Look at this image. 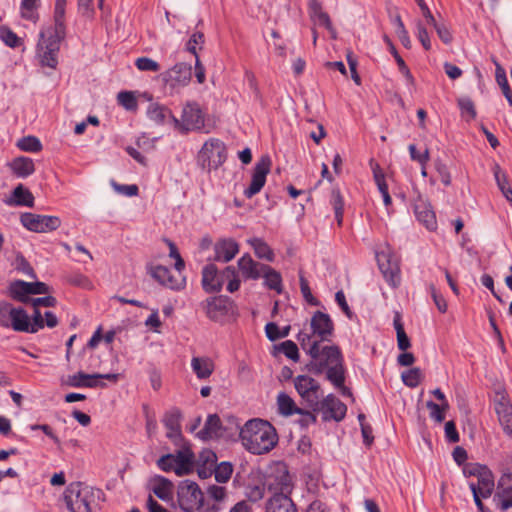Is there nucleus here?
<instances>
[{
  "label": "nucleus",
  "instance_id": "nucleus-1",
  "mask_svg": "<svg viewBox=\"0 0 512 512\" xmlns=\"http://www.w3.org/2000/svg\"><path fill=\"white\" fill-rule=\"evenodd\" d=\"M67 0H56L54 25L41 29L36 45V60L41 67L55 70L58 66L60 44L66 35L65 7Z\"/></svg>",
  "mask_w": 512,
  "mask_h": 512
},
{
  "label": "nucleus",
  "instance_id": "nucleus-2",
  "mask_svg": "<svg viewBox=\"0 0 512 512\" xmlns=\"http://www.w3.org/2000/svg\"><path fill=\"white\" fill-rule=\"evenodd\" d=\"M241 443L252 454L269 452L278 442L275 428L265 420L253 419L246 422L240 430Z\"/></svg>",
  "mask_w": 512,
  "mask_h": 512
},
{
  "label": "nucleus",
  "instance_id": "nucleus-3",
  "mask_svg": "<svg viewBox=\"0 0 512 512\" xmlns=\"http://www.w3.org/2000/svg\"><path fill=\"white\" fill-rule=\"evenodd\" d=\"M99 494L100 490L82 482H72L66 487L63 498L70 512H92L91 505Z\"/></svg>",
  "mask_w": 512,
  "mask_h": 512
},
{
  "label": "nucleus",
  "instance_id": "nucleus-4",
  "mask_svg": "<svg viewBox=\"0 0 512 512\" xmlns=\"http://www.w3.org/2000/svg\"><path fill=\"white\" fill-rule=\"evenodd\" d=\"M323 342L314 340L307 349L311 357L309 370L315 374H321L327 367L343 362L341 350L336 345H323Z\"/></svg>",
  "mask_w": 512,
  "mask_h": 512
},
{
  "label": "nucleus",
  "instance_id": "nucleus-5",
  "mask_svg": "<svg viewBox=\"0 0 512 512\" xmlns=\"http://www.w3.org/2000/svg\"><path fill=\"white\" fill-rule=\"evenodd\" d=\"M197 164L205 171L218 169L227 159V149L223 141L208 139L197 154Z\"/></svg>",
  "mask_w": 512,
  "mask_h": 512
},
{
  "label": "nucleus",
  "instance_id": "nucleus-6",
  "mask_svg": "<svg viewBox=\"0 0 512 512\" xmlns=\"http://www.w3.org/2000/svg\"><path fill=\"white\" fill-rule=\"evenodd\" d=\"M177 502L183 511L194 512L203 506L204 493L196 482L183 480L177 488Z\"/></svg>",
  "mask_w": 512,
  "mask_h": 512
},
{
  "label": "nucleus",
  "instance_id": "nucleus-7",
  "mask_svg": "<svg viewBox=\"0 0 512 512\" xmlns=\"http://www.w3.org/2000/svg\"><path fill=\"white\" fill-rule=\"evenodd\" d=\"M465 473L477 478L476 482L471 481L469 483L473 494L481 495L484 499L492 495L495 488L494 477L486 466L478 464L470 465L466 467Z\"/></svg>",
  "mask_w": 512,
  "mask_h": 512
},
{
  "label": "nucleus",
  "instance_id": "nucleus-8",
  "mask_svg": "<svg viewBox=\"0 0 512 512\" xmlns=\"http://www.w3.org/2000/svg\"><path fill=\"white\" fill-rule=\"evenodd\" d=\"M192 77V68L186 63H177L172 68L159 75L161 81L170 92H178L181 88L190 83Z\"/></svg>",
  "mask_w": 512,
  "mask_h": 512
},
{
  "label": "nucleus",
  "instance_id": "nucleus-9",
  "mask_svg": "<svg viewBox=\"0 0 512 512\" xmlns=\"http://www.w3.org/2000/svg\"><path fill=\"white\" fill-rule=\"evenodd\" d=\"M376 258L379 269L387 283L393 288L398 287L401 281L398 257L387 248L377 253Z\"/></svg>",
  "mask_w": 512,
  "mask_h": 512
},
{
  "label": "nucleus",
  "instance_id": "nucleus-10",
  "mask_svg": "<svg viewBox=\"0 0 512 512\" xmlns=\"http://www.w3.org/2000/svg\"><path fill=\"white\" fill-rule=\"evenodd\" d=\"M294 386L301 398L316 412L320 400V384L308 375H298L294 378Z\"/></svg>",
  "mask_w": 512,
  "mask_h": 512
},
{
  "label": "nucleus",
  "instance_id": "nucleus-11",
  "mask_svg": "<svg viewBox=\"0 0 512 512\" xmlns=\"http://www.w3.org/2000/svg\"><path fill=\"white\" fill-rule=\"evenodd\" d=\"M20 222L27 230L35 233L52 232L61 226V219L57 216L29 212L21 214Z\"/></svg>",
  "mask_w": 512,
  "mask_h": 512
},
{
  "label": "nucleus",
  "instance_id": "nucleus-12",
  "mask_svg": "<svg viewBox=\"0 0 512 512\" xmlns=\"http://www.w3.org/2000/svg\"><path fill=\"white\" fill-rule=\"evenodd\" d=\"M235 268L226 267L219 272L214 264H208L202 270V287L207 293L219 292L222 289L224 281L234 277Z\"/></svg>",
  "mask_w": 512,
  "mask_h": 512
},
{
  "label": "nucleus",
  "instance_id": "nucleus-13",
  "mask_svg": "<svg viewBox=\"0 0 512 512\" xmlns=\"http://www.w3.org/2000/svg\"><path fill=\"white\" fill-rule=\"evenodd\" d=\"M271 166L272 161L268 155H263L257 161L252 173L251 183L248 188L244 190L246 198L250 199L261 191L265 185L266 177L270 172Z\"/></svg>",
  "mask_w": 512,
  "mask_h": 512
},
{
  "label": "nucleus",
  "instance_id": "nucleus-14",
  "mask_svg": "<svg viewBox=\"0 0 512 512\" xmlns=\"http://www.w3.org/2000/svg\"><path fill=\"white\" fill-rule=\"evenodd\" d=\"M175 125L184 132L204 131V114L199 105L195 102L187 103L183 108L181 121Z\"/></svg>",
  "mask_w": 512,
  "mask_h": 512
},
{
  "label": "nucleus",
  "instance_id": "nucleus-15",
  "mask_svg": "<svg viewBox=\"0 0 512 512\" xmlns=\"http://www.w3.org/2000/svg\"><path fill=\"white\" fill-rule=\"evenodd\" d=\"M264 486L274 493L288 494L291 490V477L284 465H277L264 480Z\"/></svg>",
  "mask_w": 512,
  "mask_h": 512
},
{
  "label": "nucleus",
  "instance_id": "nucleus-16",
  "mask_svg": "<svg viewBox=\"0 0 512 512\" xmlns=\"http://www.w3.org/2000/svg\"><path fill=\"white\" fill-rule=\"evenodd\" d=\"M310 328L313 337H316L319 342L330 341L334 333L332 319L328 314L321 311H316L311 317Z\"/></svg>",
  "mask_w": 512,
  "mask_h": 512
},
{
  "label": "nucleus",
  "instance_id": "nucleus-17",
  "mask_svg": "<svg viewBox=\"0 0 512 512\" xmlns=\"http://www.w3.org/2000/svg\"><path fill=\"white\" fill-rule=\"evenodd\" d=\"M316 411H321L324 420L341 421L347 411L346 405L341 402L335 395L329 394L321 401L319 400V407Z\"/></svg>",
  "mask_w": 512,
  "mask_h": 512
},
{
  "label": "nucleus",
  "instance_id": "nucleus-18",
  "mask_svg": "<svg viewBox=\"0 0 512 512\" xmlns=\"http://www.w3.org/2000/svg\"><path fill=\"white\" fill-rule=\"evenodd\" d=\"M230 308L231 302L224 296L211 297L203 303L206 316L216 322L222 321L227 316Z\"/></svg>",
  "mask_w": 512,
  "mask_h": 512
},
{
  "label": "nucleus",
  "instance_id": "nucleus-19",
  "mask_svg": "<svg viewBox=\"0 0 512 512\" xmlns=\"http://www.w3.org/2000/svg\"><path fill=\"white\" fill-rule=\"evenodd\" d=\"M494 501L502 511L512 508V474H503L500 477Z\"/></svg>",
  "mask_w": 512,
  "mask_h": 512
},
{
  "label": "nucleus",
  "instance_id": "nucleus-20",
  "mask_svg": "<svg viewBox=\"0 0 512 512\" xmlns=\"http://www.w3.org/2000/svg\"><path fill=\"white\" fill-rule=\"evenodd\" d=\"M151 275L161 285L172 290H180L185 286V278L182 275H173L167 267L162 265L152 268Z\"/></svg>",
  "mask_w": 512,
  "mask_h": 512
},
{
  "label": "nucleus",
  "instance_id": "nucleus-21",
  "mask_svg": "<svg viewBox=\"0 0 512 512\" xmlns=\"http://www.w3.org/2000/svg\"><path fill=\"white\" fill-rule=\"evenodd\" d=\"M182 414L178 408H172L167 411L163 417V424L167 429L166 436L172 440L176 445L182 441L181 421Z\"/></svg>",
  "mask_w": 512,
  "mask_h": 512
},
{
  "label": "nucleus",
  "instance_id": "nucleus-22",
  "mask_svg": "<svg viewBox=\"0 0 512 512\" xmlns=\"http://www.w3.org/2000/svg\"><path fill=\"white\" fill-rule=\"evenodd\" d=\"M495 411L500 425L507 435H512V405L505 396H501L495 402Z\"/></svg>",
  "mask_w": 512,
  "mask_h": 512
},
{
  "label": "nucleus",
  "instance_id": "nucleus-23",
  "mask_svg": "<svg viewBox=\"0 0 512 512\" xmlns=\"http://www.w3.org/2000/svg\"><path fill=\"white\" fill-rule=\"evenodd\" d=\"M265 267V264L254 261L250 255H243L238 260V268L245 279H259Z\"/></svg>",
  "mask_w": 512,
  "mask_h": 512
},
{
  "label": "nucleus",
  "instance_id": "nucleus-24",
  "mask_svg": "<svg viewBox=\"0 0 512 512\" xmlns=\"http://www.w3.org/2000/svg\"><path fill=\"white\" fill-rule=\"evenodd\" d=\"M214 251L216 261L229 262L239 252V246L235 240L224 238L216 242Z\"/></svg>",
  "mask_w": 512,
  "mask_h": 512
},
{
  "label": "nucleus",
  "instance_id": "nucleus-25",
  "mask_svg": "<svg viewBox=\"0 0 512 512\" xmlns=\"http://www.w3.org/2000/svg\"><path fill=\"white\" fill-rule=\"evenodd\" d=\"M309 13L313 22L319 26H324L331 34L332 38H336V30L333 28L329 15L322 10L318 0H310Z\"/></svg>",
  "mask_w": 512,
  "mask_h": 512
},
{
  "label": "nucleus",
  "instance_id": "nucleus-26",
  "mask_svg": "<svg viewBox=\"0 0 512 512\" xmlns=\"http://www.w3.org/2000/svg\"><path fill=\"white\" fill-rule=\"evenodd\" d=\"M266 512H298L295 504L284 493H274L266 503Z\"/></svg>",
  "mask_w": 512,
  "mask_h": 512
},
{
  "label": "nucleus",
  "instance_id": "nucleus-27",
  "mask_svg": "<svg viewBox=\"0 0 512 512\" xmlns=\"http://www.w3.org/2000/svg\"><path fill=\"white\" fill-rule=\"evenodd\" d=\"M414 212L419 222L425 225L428 230H435L437 221L434 211L431 209L430 204L422 199H419L414 205Z\"/></svg>",
  "mask_w": 512,
  "mask_h": 512
},
{
  "label": "nucleus",
  "instance_id": "nucleus-28",
  "mask_svg": "<svg viewBox=\"0 0 512 512\" xmlns=\"http://www.w3.org/2000/svg\"><path fill=\"white\" fill-rule=\"evenodd\" d=\"M175 459L176 475L183 476L191 472L194 454L187 446H182L176 454H173Z\"/></svg>",
  "mask_w": 512,
  "mask_h": 512
},
{
  "label": "nucleus",
  "instance_id": "nucleus-29",
  "mask_svg": "<svg viewBox=\"0 0 512 512\" xmlns=\"http://www.w3.org/2000/svg\"><path fill=\"white\" fill-rule=\"evenodd\" d=\"M191 368L198 379L205 380L212 375L215 365L213 360L209 357L196 356L191 359Z\"/></svg>",
  "mask_w": 512,
  "mask_h": 512
},
{
  "label": "nucleus",
  "instance_id": "nucleus-30",
  "mask_svg": "<svg viewBox=\"0 0 512 512\" xmlns=\"http://www.w3.org/2000/svg\"><path fill=\"white\" fill-rule=\"evenodd\" d=\"M221 420L217 414H210L204 427L197 433L202 440H209L221 436Z\"/></svg>",
  "mask_w": 512,
  "mask_h": 512
},
{
  "label": "nucleus",
  "instance_id": "nucleus-31",
  "mask_svg": "<svg viewBox=\"0 0 512 512\" xmlns=\"http://www.w3.org/2000/svg\"><path fill=\"white\" fill-rule=\"evenodd\" d=\"M6 203L10 206L32 207L34 205V196L22 184H19L15 187L12 192V196L6 201Z\"/></svg>",
  "mask_w": 512,
  "mask_h": 512
},
{
  "label": "nucleus",
  "instance_id": "nucleus-32",
  "mask_svg": "<svg viewBox=\"0 0 512 512\" xmlns=\"http://www.w3.org/2000/svg\"><path fill=\"white\" fill-rule=\"evenodd\" d=\"M153 493L163 501H170L173 497V483L165 477L156 476L152 480Z\"/></svg>",
  "mask_w": 512,
  "mask_h": 512
},
{
  "label": "nucleus",
  "instance_id": "nucleus-33",
  "mask_svg": "<svg viewBox=\"0 0 512 512\" xmlns=\"http://www.w3.org/2000/svg\"><path fill=\"white\" fill-rule=\"evenodd\" d=\"M9 167L12 172L20 178H26L34 173L35 166L31 158L28 157H17L9 163Z\"/></svg>",
  "mask_w": 512,
  "mask_h": 512
},
{
  "label": "nucleus",
  "instance_id": "nucleus-34",
  "mask_svg": "<svg viewBox=\"0 0 512 512\" xmlns=\"http://www.w3.org/2000/svg\"><path fill=\"white\" fill-rule=\"evenodd\" d=\"M67 383L72 387H88L94 388L97 386L104 387L105 384L96 381L95 374H86L83 372H78L76 374L70 375L68 377Z\"/></svg>",
  "mask_w": 512,
  "mask_h": 512
},
{
  "label": "nucleus",
  "instance_id": "nucleus-35",
  "mask_svg": "<svg viewBox=\"0 0 512 512\" xmlns=\"http://www.w3.org/2000/svg\"><path fill=\"white\" fill-rule=\"evenodd\" d=\"M11 323L10 328L16 332H29L28 328V314L21 307H14L11 309Z\"/></svg>",
  "mask_w": 512,
  "mask_h": 512
},
{
  "label": "nucleus",
  "instance_id": "nucleus-36",
  "mask_svg": "<svg viewBox=\"0 0 512 512\" xmlns=\"http://www.w3.org/2000/svg\"><path fill=\"white\" fill-rule=\"evenodd\" d=\"M148 117L156 123H164L167 118H171L175 124H179V120L173 116L171 111L158 103H152L147 110Z\"/></svg>",
  "mask_w": 512,
  "mask_h": 512
},
{
  "label": "nucleus",
  "instance_id": "nucleus-37",
  "mask_svg": "<svg viewBox=\"0 0 512 512\" xmlns=\"http://www.w3.org/2000/svg\"><path fill=\"white\" fill-rule=\"evenodd\" d=\"M277 405L280 414L284 416H291L293 414L302 413V409L298 408L294 400L286 393L278 394Z\"/></svg>",
  "mask_w": 512,
  "mask_h": 512
},
{
  "label": "nucleus",
  "instance_id": "nucleus-38",
  "mask_svg": "<svg viewBox=\"0 0 512 512\" xmlns=\"http://www.w3.org/2000/svg\"><path fill=\"white\" fill-rule=\"evenodd\" d=\"M29 287H30L29 282H25L22 280L14 281L10 284V287H9L10 296L13 299L18 300L22 303H29L30 299H31L28 297Z\"/></svg>",
  "mask_w": 512,
  "mask_h": 512
},
{
  "label": "nucleus",
  "instance_id": "nucleus-39",
  "mask_svg": "<svg viewBox=\"0 0 512 512\" xmlns=\"http://www.w3.org/2000/svg\"><path fill=\"white\" fill-rule=\"evenodd\" d=\"M494 177L498 188L512 206V186L509 183L507 175L500 169L498 165H495L494 167Z\"/></svg>",
  "mask_w": 512,
  "mask_h": 512
},
{
  "label": "nucleus",
  "instance_id": "nucleus-40",
  "mask_svg": "<svg viewBox=\"0 0 512 512\" xmlns=\"http://www.w3.org/2000/svg\"><path fill=\"white\" fill-rule=\"evenodd\" d=\"M393 324L396 330L398 348L402 351H406L408 348H410L411 343L404 330L401 314L399 312H395Z\"/></svg>",
  "mask_w": 512,
  "mask_h": 512
},
{
  "label": "nucleus",
  "instance_id": "nucleus-41",
  "mask_svg": "<svg viewBox=\"0 0 512 512\" xmlns=\"http://www.w3.org/2000/svg\"><path fill=\"white\" fill-rule=\"evenodd\" d=\"M265 271H263L262 276L264 278L265 285L272 290L280 293L282 291V278L280 273H278L272 267L266 265Z\"/></svg>",
  "mask_w": 512,
  "mask_h": 512
},
{
  "label": "nucleus",
  "instance_id": "nucleus-42",
  "mask_svg": "<svg viewBox=\"0 0 512 512\" xmlns=\"http://www.w3.org/2000/svg\"><path fill=\"white\" fill-rule=\"evenodd\" d=\"M38 7L39 0H22L20 6L22 18L36 23L39 19L37 12Z\"/></svg>",
  "mask_w": 512,
  "mask_h": 512
},
{
  "label": "nucleus",
  "instance_id": "nucleus-43",
  "mask_svg": "<svg viewBox=\"0 0 512 512\" xmlns=\"http://www.w3.org/2000/svg\"><path fill=\"white\" fill-rule=\"evenodd\" d=\"M326 378L336 387L342 386L345 382V369L343 362L327 367Z\"/></svg>",
  "mask_w": 512,
  "mask_h": 512
},
{
  "label": "nucleus",
  "instance_id": "nucleus-44",
  "mask_svg": "<svg viewBox=\"0 0 512 512\" xmlns=\"http://www.w3.org/2000/svg\"><path fill=\"white\" fill-rule=\"evenodd\" d=\"M249 244L254 249L257 257L265 259L267 261H273L274 253L269 245L260 238H253L249 240Z\"/></svg>",
  "mask_w": 512,
  "mask_h": 512
},
{
  "label": "nucleus",
  "instance_id": "nucleus-45",
  "mask_svg": "<svg viewBox=\"0 0 512 512\" xmlns=\"http://www.w3.org/2000/svg\"><path fill=\"white\" fill-rule=\"evenodd\" d=\"M496 81L498 85L500 86L505 98L507 99L510 107H512V90L509 86L505 70L500 66L497 65L496 67Z\"/></svg>",
  "mask_w": 512,
  "mask_h": 512
},
{
  "label": "nucleus",
  "instance_id": "nucleus-46",
  "mask_svg": "<svg viewBox=\"0 0 512 512\" xmlns=\"http://www.w3.org/2000/svg\"><path fill=\"white\" fill-rule=\"evenodd\" d=\"M16 146L25 152H39L42 149L40 140L35 136H25L20 138Z\"/></svg>",
  "mask_w": 512,
  "mask_h": 512
},
{
  "label": "nucleus",
  "instance_id": "nucleus-47",
  "mask_svg": "<svg viewBox=\"0 0 512 512\" xmlns=\"http://www.w3.org/2000/svg\"><path fill=\"white\" fill-rule=\"evenodd\" d=\"M215 480L219 483H226L233 472V467L229 462H222L213 469Z\"/></svg>",
  "mask_w": 512,
  "mask_h": 512
},
{
  "label": "nucleus",
  "instance_id": "nucleus-48",
  "mask_svg": "<svg viewBox=\"0 0 512 512\" xmlns=\"http://www.w3.org/2000/svg\"><path fill=\"white\" fill-rule=\"evenodd\" d=\"M401 378L406 386L414 388L421 382L422 372L420 368L415 367L403 372Z\"/></svg>",
  "mask_w": 512,
  "mask_h": 512
},
{
  "label": "nucleus",
  "instance_id": "nucleus-49",
  "mask_svg": "<svg viewBox=\"0 0 512 512\" xmlns=\"http://www.w3.org/2000/svg\"><path fill=\"white\" fill-rule=\"evenodd\" d=\"M331 204L335 212L336 221L338 225H341L343 221L344 201L339 190L334 189L332 191Z\"/></svg>",
  "mask_w": 512,
  "mask_h": 512
},
{
  "label": "nucleus",
  "instance_id": "nucleus-50",
  "mask_svg": "<svg viewBox=\"0 0 512 512\" xmlns=\"http://www.w3.org/2000/svg\"><path fill=\"white\" fill-rule=\"evenodd\" d=\"M117 101L119 105L124 107L128 111H135L137 109L138 103L133 92L130 91H121L117 95Z\"/></svg>",
  "mask_w": 512,
  "mask_h": 512
},
{
  "label": "nucleus",
  "instance_id": "nucleus-51",
  "mask_svg": "<svg viewBox=\"0 0 512 512\" xmlns=\"http://www.w3.org/2000/svg\"><path fill=\"white\" fill-rule=\"evenodd\" d=\"M458 106L463 116H467V120H473L476 118V109L474 102L467 96L460 97L457 101Z\"/></svg>",
  "mask_w": 512,
  "mask_h": 512
},
{
  "label": "nucleus",
  "instance_id": "nucleus-52",
  "mask_svg": "<svg viewBox=\"0 0 512 512\" xmlns=\"http://www.w3.org/2000/svg\"><path fill=\"white\" fill-rule=\"evenodd\" d=\"M278 349L284 353V355L293 360V361H298L299 360V350H298V347L297 345L291 341V340H286L284 342H282Z\"/></svg>",
  "mask_w": 512,
  "mask_h": 512
},
{
  "label": "nucleus",
  "instance_id": "nucleus-53",
  "mask_svg": "<svg viewBox=\"0 0 512 512\" xmlns=\"http://www.w3.org/2000/svg\"><path fill=\"white\" fill-rule=\"evenodd\" d=\"M198 462L201 466H205L209 472H212L216 466L217 456L211 450H203L199 455Z\"/></svg>",
  "mask_w": 512,
  "mask_h": 512
},
{
  "label": "nucleus",
  "instance_id": "nucleus-54",
  "mask_svg": "<svg viewBox=\"0 0 512 512\" xmlns=\"http://www.w3.org/2000/svg\"><path fill=\"white\" fill-rule=\"evenodd\" d=\"M135 66L140 71H151V72H157L160 70V65L155 60L148 58V57H140L137 58L135 61Z\"/></svg>",
  "mask_w": 512,
  "mask_h": 512
},
{
  "label": "nucleus",
  "instance_id": "nucleus-55",
  "mask_svg": "<svg viewBox=\"0 0 512 512\" xmlns=\"http://www.w3.org/2000/svg\"><path fill=\"white\" fill-rule=\"evenodd\" d=\"M28 328V333H36L40 329L44 328V318L40 313L39 309L34 308V313L31 319L28 316Z\"/></svg>",
  "mask_w": 512,
  "mask_h": 512
},
{
  "label": "nucleus",
  "instance_id": "nucleus-56",
  "mask_svg": "<svg viewBox=\"0 0 512 512\" xmlns=\"http://www.w3.org/2000/svg\"><path fill=\"white\" fill-rule=\"evenodd\" d=\"M12 304L0 301V327L10 328Z\"/></svg>",
  "mask_w": 512,
  "mask_h": 512
},
{
  "label": "nucleus",
  "instance_id": "nucleus-57",
  "mask_svg": "<svg viewBox=\"0 0 512 512\" xmlns=\"http://www.w3.org/2000/svg\"><path fill=\"white\" fill-rule=\"evenodd\" d=\"M391 52L398 64V67H399V70L400 72L403 74V76L406 78V80L410 83V84H413L414 83V78L408 68V66L406 65V63L404 62V60L402 59V57L398 54V52L396 51L395 47L394 46H391Z\"/></svg>",
  "mask_w": 512,
  "mask_h": 512
},
{
  "label": "nucleus",
  "instance_id": "nucleus-58",
  "mask_svg": "<svg viewBox=\"0 0 512 512\" xmlns=\"http://www.w3.org/2000/svg\"><path fill=\"white\" fill-rule=\"evenodd\" d=\"M0 35L3 42L9 47L15 48L21 43L20 38L8 28H1Z\"/></svg>",
  "mask_w": 512,
  "mask_h": 512
},
{
  "label": "nucleus",
  "instance_id": "nucleus-59",
  "mask_svg": "<svg viewBox=\"0 0 512 512\" xmlns=\"http://www.w3.org/2000/svg\"><path fill=\"white\" fill-rule=\"evenodd\" d=\"M434 166H435L437 173L440 176L441 182L445 186H449L451 184V175H450V172H449L446 164L443 163V161L441 159H436Z\"/></svg>",
  "mask_w": 512,
  "mask_h": 512
},
{
  "label": "nucleus",
  "instance_id": "nucleus-60",
  "mask_svg": "<svg viewBox=\"0 0 512 512\" xmlns=\"http://www.w3.org/2000/svg\"><path fill=\"white\" fill-rule=\"evenodd\" d=\"M427 408L430 410V416L437 422H442L445 419L444 411L448 407H443L442 404H436L433 401L427 402Z\"/></svg>",
  "mask_w": 512,
  "mask_h": 512
},
{
  "label": "nucleus",
  "instance_id": "nucleus-61",
  "mask_svg": "<svg viewBox=\"0 0 512 512\" xmlns=\"http://www.w3.org/2000/svg\"><path fill=\"white\" fill-rule=\"evenodd\" d=\"M410 157L412 160L417 161L421 166H425L430 159L429 150L426 149L423 153H419L414 144L408 147Z\"/></svg>",
  "mask_w": 512,
  "mask_h": 512
},
{
  "label": "nucleus",
  "instance_id": "nucleus-62",
  "mask_svg": "<svg viewBox=\"0 0 512 512\" xmlns=\"http://www.w3.org/2000/svg\"><path fill=\"white\" fill-rule=\"evenodd\" d=\"M159 468L165 472L174 471L176 473L177 465L175 464V459L173 458V454H166L159 458L157 461Z\"/></svg>",
  "mask_w": 512,
  "mask_h": 512
},
{
  "label": "nucleus",
  "instance_id": "nucleus-63",
  "mask_svg": "<svg viewBox=\"0 0 512 512\" xmlns=\"http://www.w3.org/2000/svg\"><path fill=\"white\" fill-rule=\"evenodd\" d=\"M208 496L216 502H222L227 496L226 488L217 485H211L207 489Z\"/></svg>",
  "mask_w": 512,
  "mask_h": 512
},
{
  "label": "nucleus",
  "instance_id": "nucleus-64",
  "mask_svg": "<svg viewBox=\"0 0 512 512\" xmlns=\"http://www.w3.org/2000/svg\"><path fill=\"white\" fill-rule=\"evenodd\" d=\"M204 43V35L201 32H195L191 35L190 39L187 42V50L198 57L197 55V45H202Z\"/></svg>",
  "mask_w": 512,
  "mask_h": 512
}]
</instances>
